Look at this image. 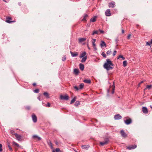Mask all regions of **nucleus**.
<instances>
[{
    "mask_svg": "<svg viewBox=\"0 0 152 152\" xmlns=\"http://www.w3.org/2000/svg\"><path fill=\"white\" fill-rule=\"evenodd\" d=\"M105 14L107 16H110L111 15V14L110 12V10L107 9L106 10L105 12Z\"/></svg>",
    "mask_w": 152,
    "mask_h": 152,
    "instance_id": "nucleus-10",
    "label": "nucleus"
},
{
    "mask_svg": "<svg viewBox=\"0 0 152 152\" xmlns=\"http://www.w3.org/2000/svg\"><path fill=\"white\" fill-rule=\"evenodd\" d=\"M116 52H117L116 50H115L114 51L113 53V56H114L115 55V54H116Z\"/></svg>",
    "mask_w": 152,
    "mask_h": 152,
    "instance_id": "nucleus-49",
    "label": "nucleus"
},
{
    "mask_svg": "<svg viewBox=\"0 0 152 152\" xmlns=\"http://www.w3.org/2000/svg\"><path fill=\"white\" fill-rule=\"evenodd\" d=\"M112 53V51H111V50H108L107 52V55H110V54H111Z\"/></svg>",
    "mask_w": 152,
    "mask_h": 152,
    "instance_id": "nucleus-37",
    "label": "nucleus"
},
{
    "mask_svg": "<svg viewBox=\"0 0 152 152\" xmlns=\"http://www.w3.org/2000/svg\"><path fill=\"white\" fill-rule=\"evenodd\" d=\"M10 143L8 142V145H10Z\"/></svg>",
    "mask_w": 152,
    "mask_h": 152,
    "instance_id": "nucleus-62",
    "label": "nucleus"
},
{
    "mask_svg": "<svg viewBox=\"0 0 152 152\" xmlns=\"http://www.w3.org/2000/svg\"><path fill=\"white\" fill-rule=\"evenodd\" d=\"M87 46H88V49H90V48L89 47L88 44H87Z\"/></svg>",
    "mask_w": 152,
    "mask_h": 152,
    "instance_id": "nucleus-60",
    "label": "nucleus"
},
{
    "mask_svg": "<svg viewBox=\"0 0 152 152\" xmlns=\"http://www.w3.org/2000/svg\"><path fill=\"white\" fill-rule=\"evenodd\" d=\"M86 54V53L85 52H84L82 53L80 55V58H82L85 57V55Z\"/></svg>",
    "mask_w": 152,
    "mask_h": 152,
    "instance_id": "nucleus-18",
    "label": "nucleus"
},
{
    "mask_svg": "<svg viewBox=\"0 0 152 152\" xmlns=\"http://www.w3.org/2000/svg\"><path fill=\"white\" fill-rule=\"evenodd\" d=\"M11 133L12 134L14 135V134H15L14 133L15 132L13 130H11L10 131Z\"/></svg>",
    "mask_w": 152,
    "mask_h": 152,
    "instance_id": "nucleus-41",
    "label": "nucleus"
},
{
    "mask_svg": "<svg viewBox=\"0 0 152 152\" xmlns=\"http://www.w3.org/2000/svg\"><path fill=\"white\" fill-rule=\"evenodd\" d=\"M143 81H141V82H140V83H143Z\"/></svg>",
    "mask_w": 152,
    "mask_h": 152,
    "instance_id": "nucleus-61",
    "label": "nucleus"
},
{
    "mask_svg": "<svg viewBox=\"0 0 152 152\" xmlns=\"http://www.w3.org/2000/svg\"><path fill=\"white\" fill-rule=\"evenodd\" d=\"M96 20V17L95 16L94 17L91 18L90 19V21L91 22H94Z\"/></svg>",
    "mask_w": 152,
    "mask_h": 152,
    "instance_id": "nucleus-25",
    "label": "nucleus"
},
{
    "mask_svg": "<svg viewBox=\"0 0 152 152\" xmlns=\"http://www.w3.org/2000/svg\"><path fill=\"white\" fill-rule=\"evenodd\" d=\"M122 117L119 114H117L114 116V118L115 120H118L121 119Z\"/></svg>",
    "mask_w": 152,
    "mask_h": 152,
    "instance_id": "nucleus-9",
    "label": "nucleus"
},
{
    "mask_svg": "<svg viewBox=\"0 0 152 152\" xmlns=\"http://www.w3.org/2000/svg\"><path fill=\"white\" fill-rule=\"evenodd\" d=\"M94 47V49L95 50H97V48H96V46L94 47Z\"/></svg>",
    "mask_w": 152,
    "mask_h": 152,
    "instance_id": "nucleus-55",
    "label": "nucleus"
},
{
    "mask_svg": "<svg viewBox=\"0 0 152 152\" xmlns=\"http://www.w3.org/2000/svg\"><path fill=\"white\" fill-rule=\"evenodd\" d=\"M33 138L34 139H37L38 140H41V138L37 135H34L33 136Z\"/></svg>",
    "mask_w": 152,
    "mask_h": 152,
    "instance_id": "nucleus-14",
    "label": "nucleus"
},
{
    "mask_svg": "<svg viewBox=\"0 0 152 152\" xmlns=\"http://www.w3.org/2000/svg\"><path fill=\"white\" fill-rule=\"evenodd\" d=\"M114 88H113V91H112V94H113L114 93Z\"/></svg>",
    "mask_w": 152,
    "mask_h": 152,
    "instance_id": "nucleus-57",
    "label": "nucleus"
},
{
    "mask_svg": "<svg viewBox=\"0 0 152 152\" xmlns=\"http://www.w3.org/2000/svg\"><path fill=\"white\" fill-rule=\"evenodd\" d=\"M72 57H75L78 55V54L77 52L73 53L72 51H70Z\"/></svg>",
    "mask_w": 152,
    "mask_h": 152,
    "instance_id": "nucleus-15",
    "label": "nucleus"
},
{
    "mask_svg": "<svg viewBox=\"0 0 152 152\" xmlns=\"http://www.w3.org/2000/svg\"><path fill=\"white\" fill-rule=\"evenodd\" d=\"M8 147L9 148V150L10 151H12V148L9 145H8Z\"/></svg>",
    "mask_w": 152,
    "mask_h": 152,
    "instance_id": "nucleus-42",
    "label": "nucleus"
},
{
    "mask_svg": "<svg viewBox=\"0 0 152 152\" xmlns=\"http://www.w3.org/2000/svg\"><path fill=\"white\" fill-rule=\"evenodd\" d=\"M31 116L33 122L34 123H36L37 121V118L35 115L33 113Z\"/></svg>",
    "mask_w": 152,
    "mask_h": 152,
    "instance_id": "nucleus-5",
    "label": "nucleus"
},
{
    "mask_svg": "<svg viewBox=\"0 0 152 152\" xmlns=\"http://www.w3.org/2000/svg\"><path fill=\"white\" fill-rule=\"evenodd\" d=\"M127 61H124L123 62V66H124V67H125L127 65Z\"/></svg>",
    "mask_w": 152,
    "mask_h": 152,
    "instance_id": "nucleus-32",
    "label": "nucleus"
},
{
    "mask_svg": "<svg viewBox=\"0 0 152 152\" xmlns=\"http://www.w3.org/2000/svg\"><path fill=\"white\" fill-rule=\"evenodd\" d=\"M108 140H106L104 142H100V144L101 145L103 146L104 145H105L107 144L108 143Z\"/></svg>",
    "mask_w": 152,
    "mask_h": 152,
    "instance_id": "nucleus-12",
    "label": "nucleus"
},
{
    "mask_svg": "<svg viewBox=\"0 0 152 152\" xmlns=\"http://www.w3.org/2000/svg\"><path fill=\"white\" fill-rule=\"evenodd\" d=\"M120 58H122L123 60H124L125 58L122 55H119L117 58V59H119Z\"/></svg>",
    "mask_w": 152,
    "mask_h": 152,
    "instance_id": "nucleus-33",
    "label": "nucleus"
},
{
    "mask_svg": "<svg viewBox=\"0 0 152 152\" xmlns=\"http://www.w3.org/2000/svg\"><path fill=\"white\" fill-rule=\"evenodd\" d=\"M60 98L62 100H67L69 99V97L67 95L64 96L61 95L60 96Z\"/></svg>",
    "mask_w": 152,
    "mask_h": 152,
    "instance_id": "nucleus-3",
    "label": "nucleus"
},
{
    "mask_svg": "<svg viewBox=\"0 0 152 152\" xmlns=\"http://www.w3.org/2000/svg\"><path fill=\"white\" fill-rule=\"evenodd\" d=\"M74 73L76 75H78L79 73V70L78 69H75L74 70Z\"/></svg>",
    "mask_w": 152,
    "mask_h": 152,
    "instance_id": "nucleus-21",
    "label": "nucleus"
},
{
    "mask_svg": "<svg viewBox=\"0 0 152 152\" xmlns=\"http://www.w3.org/2000/svg\"><path fill=\"white\" fill-rule=\"evenodd\" d=\"M150 42H151V44H152V39H151Z\"/></svg>",
    "mask_w": 152,
    "mask_h": 152,
    "instance_id": "nucleus-59",
    "label": "nucleus"
},
{
    "mask_svg": "<svg viewBox=\"0 0 152 152\" xmlns=\"http://www.w3.org/2000/svg\"><path fill=\"white\" fill-rule=\"evenodd\" d=\"M81 147L83 149H88L89 148V146L88 145H83L81 146Z\"/></svg>",
    "mask_w": 152,
    "mask_h": 152,
    "instance_id": "nucleus-19",
    "label": "nucleus"
},
{
    "mask_svg": "<svg viewBox=\"0 0 152 152\" xmlns=\"http://www.w3.org/2000/svg\"><path fill=\"white\" fill-rule=\"evenodd\" d=\"M98 31H99L101 33L103 34L104 33V31H103L101 30L100 29H99Z\"/></svg>",
    "mask_w": 152,
    "mask_h": 152,
    "instance_id": "nucleus-43",
    "label": "nucleus"
},
{
    "mask_svg": "<svg viewBox=\"0 0 152 152\" xmlns=\"http://www.w3.org/2000/svg\"><path fill=\"white\" fill-rule=\"evenodd\" d=\"M99 33V31L96 30L93 31L92 33V35H94L95 34H98Z\"/></svg>",
    "mask_w": 152,
    "mask_h": 152,
    "instance_id": "nucleus-29",
    "label": "nucleus"
},
{
    "mask_svg": "<svg viewBox=\"0 0 152 152\" xmlns=\"http://www.w3.org/2000/svg\"><path fill=\"white\" fill-rule=\"evenodd\" d=\"M102 55L104 58H106V55L104 52H103L102 53Z\"/></svg>",
    "mask_w": 152,
    "mask_h": 152,
    "instance_id": "nucleus-35",
    "label": "nucleus"
},
{
    "mask_svg": "<svg viewBox=\"0 0 152 152\" xmlns=\"http://www.w3.org/2000/svg\"><path fill=\"white\" fill-rule=\"evenodd\" d=\"M80 104V102L79 101H76L75 104H74V105L76 107H77Z\"/></svg>",
    "mask_w": 152,
    "mask_h": 152,
    "instance_id": "nucleus-28",
    "label": "nucleus"
},
{
    "mask_svg": "<svg viewBox=\"0 0 152 152\" xmlns=\"http://www.w3.org/2000/svg\"><path fill=\"white\" fill-rule=\"evenodd\" d=\"M83 87H84V85L82 83L81 84H80L79 85V87H80L79 89H82L83 88Z\"/></svg>",
    "mask_w": 152,
    "mask_h": 152,
    "instance_id": "nucleus-34",
    "label": "nucleus"
},
{
    "mask_svg": "<svg viewBox=\"0 0 152 152\" xmlns=\"http://www.w3.org/2000/svg\"><path fill=\"white\" fill-rule=\"evenodd\" d=\"M96 39H93V41H92V44L95 43V42H96Z\"/></svg>",
    "mask_w": 152,
    "mask_h": 152,
    "instance_id": "nucleus-46",
    "label": "nucleus"
},
{
    "mask_svg": "<svg viewBox=\"0 0 152 152\" xmlns=\"http://www.w3.org/2000/svg\"><path fill=\"white\" fill-rule=\"evenodd\" d=\"M12 143L13 145L16 146L18 147L20 146L15 141H13Z\"/></svg>",
    "mask_w": 152,
    "mask_h": 152,
    "instance_id": "nucleus-20",
    "label": "nucleus"
},
{
    "mask_svg": "<svg viewBox=\"0 0 152 152\" xmlns=\"http://www.w3.org/2000/svg\"><path fill=\"white\" fill-rule=\"evenodd\" d=\"M131 35L130 34H129L127 36V38L128 39H129L130 38V37H131Z\"/></svg>",
    "mask_w": 152,
    "mask_h": 152,
    "instance_id": "nucleus-50",
    "label": "nucleus"
},
{
    "mask_svg": "<svg viewBox=\"0 0 152 152\" xmlns=\"http://www.w3.org/2000/svg\"><path fill=\"white\" fill-rule=\"evenodd\" d=\"M80 69L82 70L83 71L84 69V65L83 64H79Z\"/></svg>",
    "mask_w": 152,
    "mask_h": 152,
    "instance_id": "nucleus-17",
    "label": "nucleus"
},
{
    "mask_svg": "<svg viewBox=\"0 0 152 152\" xmlns=\"http://www.w3.org/2000/svg\"><path fill=\"white\" fill-rule=\"evenodd\" d=\"M9 19H11V18H7V20H6V22L9 23H11L13 22L12 21H11L10 20H9Z\"/></svg>",
    "mask_w": 152,
    "mask_h": 152,
    "instance_id": "nucleus-27",
    "label": "nucleus"
},
{
    "mask_svg": "<svg viewBox=\"0 0 152 152\" xmlns=\"http://www.w3.org/2000/svg\"><path fill=\"white\" fill-rule=\"evenodd\" d=\"M151 42H147L146 43V45H151Z\"/></svg>",
    "mask_w": 152,
    "mask_h": 152,
    "instance_id": "nucleus-44",
    "label": "nucleus"
},
{
    "mask_svg": "<svg viewBox=\"0 0 152 152\" xmlns=\"http://www.w3.org/2000/svg\"><path fill=\"white\" fill-rule=\"evenodd\" d=\"M150 107L152 109V106H150Z\"/></svg>",
    "mask_w": 152,
    "mask_h": 152,
    "instance_id": "nucleus-64",
    "label": "nucleus"
},
{
    "mask_svg": "<svg viewBox=\"0 0 152 152\" xmlns=\"http://www.w3.org/2000/svg\"><path fill=\"white\" fill-rule=\"evenodd\" d=\"M56 152H61V150L59 148H57L56 149L55 151Z\"/></svg>",
    "mask_w": 152,
    "mask_h": 152,
    "instance_id": "nucleus-36",
    "label": "nucleus"
},
{
    "mask_svg": "<svg viewBox=\"0 0 152 152\" xmlns=\"http://www.w3.org/2000/svg\"><path fill=\"white\" fill-rule=\"evenodd\" d=\"M121 136L124 137H126L127 136V134H126L123 130H121L120 132Z\"/></svg>",
    "mask_w": 152,
    "mask_h": 152,
    "instance_id": "nucleus-8",
    "label": "nucleus"
},
{
    "mask_svg": "<svg viewBox=\"0 0 152 152\" xmlns=\"http://www.w3.org/2000/svg\"><path fill=\"white\" fill-rule=\"evenodd\" d=\"M142 111L145 114L147 113H148V109L145 107H142Z\"/></svg>",
    "mask_w": 152,
    "mask_h": 152,
    "instance_id": "nucleus-11",
    "label": "nucleus"
},
{
    "mask_svg": "<svg viewBox=\"0 0 152 152\" xmlns=\"http://www.w3.org/2000/svg\"><path fill=\"white\" fill-rule=\"evenodd\" d=\"M36 85V84L35 83H34L33 84V85L34 86H35Z\"/></svg>",
    "mask_w": 152,
    "mask_h": 152,
    "instance_id": "nucleus-54",
    "label": "nucleus"
},
{
    "mask_svg": "<svg viewBox=\"0 0 152 152\" xmlns=\"http://www.w3.org/2000/svg\"><path fill=\"white\" fill-rule=\"evenodd\" d=\"M66 56H64L62 57V61H65V60H66Z\"/></svg>",
    "mask_w": 152,
    "mask_h": 152,
    "instance_id": "nucleus-38",
    "label": "nucleus"
},
{
    "mask_svg": "<svg viewBox=\"0 0 152 152\" xmlns=\"http://www.w3.org/2000/svg\"><path fill=\"white\" fill-rule=\"evenodd\" d=\"M151 86H152V85H147L146 86V88H145V90H146L147 89L149 90L150 89V88L151 87Z\"/></svg>",
    "mask_w": 152,
    "mask_h": 152,
    "instance_id": "nucleus-31",
    "label": "nucleus"
},
{
    "mask_svg": "<svg viewBox=\"0 0 152 152\" xmlns=\"http://www.w3.org/2000/svg\"><path fill=\"white\" fill-rule=\"evenodd\" d=\"M43 94L47 98H49V94L47 92H44L43 93Z\"/></svg>",
    "mask_w": 152,
    "mask_h": 152,
    "instance_id": "nucleus-23",
    "label": "nucleus"
},
{
    "mask_svg": "<svg viewBox=\"0 0 152 152\" xmlns=\"http://www.w3.org/2000/svg\"><path fill=\"white\" fill-rule=\"evenodd\" d=\"M137 145H129V146L127 147V149H129V150H131L132 149H134L135 148L137 147Z\"/></svg>",
    "mask_w": 152,
    "mask_h": 152,
    "instance_id": "nucleus-7",
    "label": "nucleus"
},
{
    "mask_svg": "<svg viewBox=\"0 0 152 152\" xmlns=\"http://www.w3.org/2000/svg\"><path fill=\"white\" fill-rule=\"evenodd\" d=\"M83 82L89 84L90 83H91V81L90 80L87 79L83 81Z\"/></svg>",
    "mask_w": 152,
    "mask_h": 152,
    "instance_id": "nucleus-22",
    "label": "nucleus"
},
{
    "mask_svg": "<svg viewBox=\"0 0 152 152\" xmlns=\"http://www.w3.org/2000/svg\"><path fill=\"white\" fill-rule=\"evenodd\" d=\"M26 109L27 110H29L30 109V106H27L26 107Z\"/></svg>",
    "mask_w": 152,
    "mask_h": 152,
    "instance_id": "nucleus-48",
    "label": "nucleus"
},
{
    "mask_svg": "<svg viewBox=\"0 0 152 152\" xmlns=\"http://www.w3.org/2000/svg\"><path fill=\"white\" fill-rule=\"evenodd\" d=\"M87 59V57L85 56L84 57H83L81 61L82 63L84 62Z\"/></svg>",
    "mask_w": 152,
    "mask_h": 152,
    "instance_id": "nucleus-24",
    "label": "nucleus"
},
{
    "mask_svg": "<svg viewBox=\"0 0 152 152\" xmlns=\"http://www.w3.org/2000/svg\"><path fill=\"white\" fill-rule=\"evenodd\" d=\"M53 152H55V151H54V150H53Z\"/></svg>",
    "mask_w": 152,
    "mask_h": 152,
    "instance_id": "nucleus-63",
    "label": "nucleus"
},
{
    "mask_svg": "<svg viewBox=\"0 0 152 152\" xmlns=\"http://www.w3.org/2000/svg\"><path fill=\"white\" fill-rule=\"evenodd\" d=\"M2 145L1 144H0V151L1 152L2 151Z\"/></svg>",
    "mask_w": 152,
    "mask_h": 152,
    "instance_id": "nucleus-45",
    "label": "nucleus"
},
{
    "mask_svg": "<svg viewBox=\"0 0 152 152\" xmlns=\"http://www.w3.org/2000/svg\"><path fill=\"white\" fill-rule=\"evenodd\" d=\"M88 15L87 14H85L84 18L82 19V20L83 21H86V18L88 17Z\"/></svg>",
    "mask_w": 152,
    "mask_h": 152,
    "instance_id": "nucleus-26",
    "label": "nucleus"
},
{
    "mask_svg": "<svg viewBox=\"0 0 152 152\" xmlns=\"http://www.w3.org/2000/svg\"><path fill=\"white\" fill-rule=\"evenodd\" d=\"M108 6L110 8H113L115 6V2L114 1H112L109 3Z\"/></svg>",
    "mask_w": 152,
    "mask_h": 152,
    "instance_id": "nucleus-4",
    "label": "nucleus"
},
{
    "mask_svg": "<svg viewBox=\"0 0 152 152\" xmlns=\"http://www.w3.org/2000/svg\"><path fill=\"white\" fill-rule=\"evenodd\" d=\"M92 45H93V47H94L96 46V44H95V43L92 44Z\"/></svg>",
    "mask_w": 152,
    "mask_h": 152,
    "instance_id": "nucleus-56",
    "label": "nucleus"
},
{
    "mask_svg": "<svg viewBox=\"0 0 152 152\" xmlns=\"http://www.w3.org/2000/svg\"><path fill=\"white\" fill-rule=\"evenodd\" d=\"M4 2H8L9 1V0H3Z\"/></svg>",
    "mask_w": 152,
    "mask_h": 152,
    "instance_id": "nucleus-51",
    "label": "nucleus"
},
{
    "mask_svg": "<svg viewBox=\"0 0 152 152\" xmlns=\"http://www.w3.org/2000/svg\"><path fill=\"white\" fill-rule=\"evenodd\" d=\"M38 99L39 100H41V99H40V96H39L38 97Z\"/></svg>",
    "mask_w": 152,
    "mask_h": 152,
    "instance_id": "nucleus-53",
    "label": "nucleus"
},
{
    "mask_svg": "<svg viewBox=\"0 0 152 152\" xmlns=\"http://www.w3.org/2000/svg\"><path fill=\"white\" fill-rule=\"evenodd\" d=\"M106 60V62L104 65V68L107 71L113 69V67L111 66H113V64L111 61L109 59H107Z\"/></svg>",
    "mask_w": 152,
    "mask_h": 152,
    "instance_id": "nucleus-1",
    "label": "nucleus"
},
{
    "mask_svg": "<svg viewBox=\"0 0 152 152\" xmlns=\"http://www.w3.org/2000/svg\"><path fill=\"white\" fill-rule=\"evenodd\" d=\"M74 87L76 91H78L79 89V88L76 86H75Z\"/></svg>",
    "mask_w": 152,
    "mask_h": 152,
    "instance_id": "nucleus-40",
    "label": "nucleus"
},
{
    "mask_svg": "<svg viewBox=\"0 0 152 152\" xmlns=\"http://www.w3.org/2000/svg\"><path fill=\"white\" fill-rule=\"evenodd\" d=\"M76 100V97H75L73 99L71 100L70 103L71 104H72L74 103Z\"/></svg>",
    "mask_w": 152,
    "mask_h": 152,
    "instance_id": "nucleus-30",
    "label": "nucleus"
},
{
    "mask_svg": "<svg viewBox=\"0 0 152 152\" xmlns=\"http://www.w3.org/2000/svg\"><path fill=\"white\" fill-rule=\"evenodd\" d=\"M124 122L126 124L129 125L131 123L132 121L131 119L129 118L126 120L124 119Z\"/></svg>",
    "mask_w": 152,
    "mask_h": 152,
    "instance_id": "nucleus-6",
    "label": "nucleus"
},
{
    "mask_svg": "<svg viewBox=\"0 0 152 152\" xmlns=\"http://www.w3.org/2000/svg\"><path fill=\"white\" fill-rule=\"evenodd\" d=\"M46 106L49 107H50V103L48 102Z\"/></svg>",
    "mask_w": 152,
    "mask_h": 152,
    "instance_id": "nucleus-47",
    "label": "nucleus"
},
{
    "mask_svg": "<svg viewBox=\"0 0 152 152\" xmlns=\"http://www.w3.org/2000/svg\"><path fill=\"white\" fill-rule=\"evenodd\" d=\"M14 135H15L16 139L18 141H21L22 140V136L21 135H19L16 133L14 134Z\"/></svg>",
    "mask_w": 152,
    "mask_h": 152,
    "instance_id": "nucleus-2",
    "label": "nucleus"
},
{
    "mask_svg": "<svg viewBox=\"0 0 152 152\" xmlns=\"http://www.w3.org/2000/svg\"><path fill=\"white\" fill-rule=\"evenodd\" d=\"M122 33L123 34L124 33V30L123 29L122 30Z\"/></svg>",
    "mask_w": 152,
    "mask_h": 152,
    "instance_id": "nucleus-58",
    "label": "nucleus"
},
{
    "mask_svg": "<svg viewBox=\"0 0 152 152\" xmlns=\"http://www.w3.org/2000/svg\"><path fill=\"white\" fill-rule=\"evenodd\" d=\"M86 39V38H82L79 39V43H82V42L85 41Z\"/></svg>",
    "mask_w": 152,
    "mask_h": 152,
    "instance_id": "nucleus-16",
    "label": "nucleus"
},
{
    "mask_svg": "<svg viewBox=\"0 0 152 152\" xmlns=\"http://www.w3.org/2000/svg\"><path fill=\"white\" fill-rule=\"evenodd\" d=\"M50 146H51V148H53V146H52V143L51 142H50Z\"/></svg>",
    "mask_w": 152,
    "mask_h": 152,
    "instance_id": "nucleus-52",
    "label": "nucleus"
},
{
    "mask_svg": "<svg viewBox=\"0 0 152 152\" xmlns=\"http://www.w3.org/2000/svg\"><path fill=\"white\" fill-rule=\"evenodd\" d=\"M100 46L102 48L104 46L105 47H106L107 45L104 41H101V43L100 44Z\"/></svg>",
    "mask_w": 152,
    "mask_h": 152,
    "instance_id": "nucleus-13",
    "label": "nucleus"
},
{
    "mask_svg": "<svg viewBox=\"0 0 152 152\" xmlns=\"http://www.w3.org/2000/svg\"><path fill=\"white\" fill-rule=\"evenodd\" d=\"M34 92L35 93H38L39 92V90L38 89H36L34 90Z\"/></svg>",
    "mask_w": 152,
    "mask_h": 152,
    "instance_id": "nucleus-39",
    "label": "nucleus"
}]
</instances>
